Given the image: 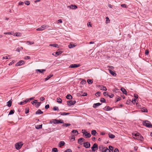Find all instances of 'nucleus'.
Here are the masks:
<instances>
[{
  "mask_svg": "<svg viewBox=\"0 0 152 152\" xmlns=\"http://www.w3.org/2000/svg\"><path fill=\"white\" fill-rule=\"evenodd\" d=\"M72 132L75 134V135H77L78 134V131L76 130H74L72 131Z\"/></svg>",
  "mask_w": 152,
  "mask_h": 152,
  "instance_id": "nucleus-22",
  "label": "nucleus"
},
{
  "mask_svg": "<svg viewBox=\"0 0 152 152\" xmlns=\"http://www.w3.org/2000/svg\"><path fill=\"white\" fill-rule=\"evenodd\" d=\"M132 102L133 104H135L136 102V99L135 98H133Z\"/></svg>",
  "mask_w": 152,
  "mask_h": 152,
  "instance_id": "nucleus-56",
  "label": "nucleus"
},
{
  "mask_svg": "<svg viewBox=\"0 0 152 152\" xmlns=\"http://www.w3.org/2000/svg\"><path fill=\"white\" fill-rule=\"evenodd\" d=\"M87 82L89 84H92L93 83V81L92 80L88 79L87 80Z\"/></svg>",
  "mask_w": 152,
  "mask_h": 152,
  "instance_id": "nucleus-36",
  "label": "nucleus"
},
{
  "mask_svg": "<svg viewBox=\"0 0 152 152\" xmlns=\"http://www.w3.org/2000/svg\"><path fill=\"white\" fill-rule=\"evenodd\" d=\"M4 34H10L12 35L13 34V32H5L4 33Z\"/></svg>",
  "mask_w": 152,
  "mask_h": 152,
  "instance_id": "nucleus-41",
  "label": "nucleus"
},
{
  "mask_svg": "<svg viewBox=\"0 0 152 152\" xmlns=\"http://www.w3.org/2000/svg\"><path fill=\"white\" fill-rule=\"evenodd\" d=\"M49 107V104H47L45 106V109H47Z\"/></svg>",
  "mask_w": 152,
  "mask_h": 152,
  "instance_id": "nucleus-62",
  "label": "nucleus"
},
{
  "mask_svg": "<svg viewBox=\"0 0 152 152\" xmlns=\"http://www.w3.org/2000/svg\"><path fill=\"white\" fill-rule=\"evenodd\" d=\"M30 58V57L28 56H26L24 57V59L25 60H28Z\"/></svg>",
  "mask_w": 152,
  "mask_h": 152,
  "instance_id": "nucleus-51",
  "label": "nucleus"
},
{
  "mask_svg": "<svg viewBox=\"0 0 152 152\" xmlns=\"http://www.w3.org/2000/svg\"><path fill=\"white\" fill-rule=\"evenodd\" d=\"M46 26L45 25H42L40 28H37L36 29V30L37 31H42L43 30L45 29L46 28Z\"/></svg>",
  "mask_w": 152,
  "mask_h": 152,
  "instance_id": "nucleus-5",
  "label": "nucleus"
},
{
  "mask_svg": "<svg viewBox=\"0 0 152 152\" xmlns=\"http://www.w3.org/2000/svg\"><path fill=\"white\" fill-rule=\"evenodd\" d=\"M43 112L40 110L38 109L35 113V114H40L43 113Z\"/></svg>",
  "mask_w": 152,
  "mask_h": 152,
  "instance_id": "nucleus-17",
  "label": "nucleus"
},
{
  "mask_svg": "<svg viewBox=\"0 0 152 152\" xmlns=\"http://www.w3.org/2000/svg\"><path fill=\"white\" fill-rule=\"evenodd\" d=\"M53 110H59V109L58 107H55L53 108Z\"/></svg>",
  "mask_w": 152,
  "mask_h": 152,
  "instance_id": "nucleus-50",
  "label": "nucleus"
},
{
  "mask_svg": "<svg viewBox=\"0 0 152 152\" xmlns=\"http://www.w3.org/2000/svg\"><path fill=\"white\" fill-rule=\"evenodd\" d=\"M62 53V51H61L59 50L57 51L55 53L56 54V55H55L56 56H58L60 54H61Z\"/></svg>",
  "mask_w": 152,
  "mask_h": 152,
  "instance_id": "nucleus-24",
  "label": "nucleus"
},
{
  "mask_svg": "<svg viewBox=\"0 0 152 152\" xmlns=\"http://www.w3.org/2000/svg\"><path fill=\"white\" fill-rule=\"evenodd\" d=\"M41 102H38L35 104L36 107L37 108L40 105Z\"/></svg>",
  "mask_w": 152,
  "mask_h": 152,
  "instance_id": "nucleus-40",
  "label": "nucleus"
},
{
  "mask_svg": "<svg viewBox=\"0 0 152 152\" xmlns=\"http://www.w3.org/2000/svg\"><path fill=\"white\" fill-rule=\"evenodd\" d=\"M26 102H25L24 100H23V102H21L20 103H19V104H20L21 105H23L26 104Z\"/></svg>",
  "mask_w": 152,
  "mask_h": 152,
  "instance_id": "nucleus-46",
  "label": "nucleus"
},
{
  "mask_svg": "<svg viewBox=\"0 0 152 152\" xmlns=\"http://www.w3.org/2000/svg\"><path fill=\"white\" fill-rule=\"evenodd\" d=\"M86 83V81L84 80H83L81 82V83L82 84H85Z\"/></svg>",
  "mask_w": 152,
  "mask_h": 152,
  "instance_id": "nucleus-53",
  "label": "nucleus"
},
{
  "mask_svg": "<svg viewBox=\"0 0 152 152\" xmlns=\"http://www.w3.org/2000/svg\"><path fill=\"white\" fill-rule=\"evenodd\" d=\"M53 76V75H49L45 79V81H46L48 80L49 79H50L51 77Z\"/></svg>",
  "mask_w": 152,
  "mask_h": 152,
  "instance_id": "nucleus-18",
  "label": "nucleus"
},
{
  "mask_svg": "<svg viewBox=\"0 0 152 152\" xmlns=\"http://www.w3.org/2000/svg\"><path fill=\"white\" fill-rule=\"evenodd\" d=\"M100 92H98L95 94V95L97 96H100Z\"/></svg>",
  "mask_w": 152,
  "mask_h": 152,
  "instance_id": "nucleus-48",
  "label": "nucleus"
},
{
  "mask_svg": "<svg viewBox=\"0 0 152 152\" xmlns=\"http://www.w3.org/2000/svg\"><path fill=\"white\" fill-rule=\"evenodd\" d=\"M55 120H57V119H52V120H51L50 122V123L51 124H52L53 123L54 124H58V123H56V122H57V121H56Z\"/></svg>",
  "mask_w": 152,
  "mask_h": 152,
  "instance_id": "nucleus-16",
  "label": "nucleus"
},
{
  "mask_svg": "<svg viewBox=\"0 0 152 152\" xmlns=\"http://www.w3.org/2000/svg\"><path fill=\"white\" fill-rule=\"evenodd\" d=\"M84 146L86 148H89L90 147L91 145L89 142H85L83 143Z\"/></svg>",
  "mask_w": 152,
  "mask_h": 152,
  "instance_id": "nucleus-7",
  "label": "nucleus"
},
{
  "mask_svg": "<svg viewBox=\"0 0 152 152\" xmlns=\"http://www.w3.org/2000/svg\"><path fill=\"white\" fill-rule=\"evenodd\" d=\"M106 148V147H103V145H100L99 147V149L102 152L104 150V149Z\"/></svg>",
  "mask_w": 152,
  "mask_h": 152,
  "instance_id": "nucleus-13",
  "label": "nucleus"
},
{
  "mask_svg": "<svg viewBox=\"0 0 152 152\" xmlns=\"http://www.w3.org/2000/svg\"><path fill=\"white\" fill-rule=\"evenodd\" d=\"M76 103L75 101H73L72 100L68 101H67V103L68 105L71 106L74 105Z\"/></svg>",
  "mask_w": 152,
  "mask_h": 152,
  "instance_id": "nucleus-8",
  "label": "nucleus"
},
{
  "mask_svg": "<svg viewBox=\"0 0 152 152\" xmlns=\"http://www.w3.org/2000/svg\"><path fill=\"white\" fill-rule=\"evenodd\" d=\"M39 99L41 101H43L44 100H45V99L44 97H41L40 98H39Z\"/></svg>",
  "mask_w": 152,
  "mask_h": 152,
  "instance_id": "nucleus-61",
  "label": "nucleus"
},
{
  "mask_svg": "<svg viewBox=\"0 0 152 152\" xmlns=\"http://www.w3.org/2000/svg\"><path fill=\"white\" fill-rule=\"evenodd\" d=\"M109 149L110 151H112L113 152V146H109Z\"/></svg>",
  "mask_w": 152,
  "mask_h": 152,
  "instance_id": "nucleus-39",
  "label": "nucleus"
},
{
  "mask_svg": "<svg viewBox=\"0 0 152 152\" xmlns=\"http://www.w3.org/2000/svg\"><path fill=\"white\" fill-rule=\"evenodd\" d=\"M141 111L142 112H143L147 113L148 112L146 108H145V107H143V108H142V109H141Z\"/></svg>",
  "mask_w": 152,
  "mask_h": 152,
  "instance_id": "nucleus-32",
  "label": "nucleus"
},
{
  "mask_svg": "<svg viewBox=\"0 0 152 152\" xmlns=\"http://www.w3.org/2000/svg\"><path fill=\"white\" fill-rule=\"evenodd\" d=\"M100 101L102 102L103 103L105 102L106 101V100H105V99L103 98H102L101 99Z\"/></svg>",
  "mask_w": 152,
  "mask_h": 152,
  "instance_id": "nucleus-45",
  "label": "nucleus"
},
{
  "mask_svg": "<svg viewBox=\"0 0 152 152\" xmlns=\"http://www.w3.org/2000/svg\"><path fill=\"white\" fill-rule=\"evenodd\" d=\"M57 102L59 103H61L62 102V100L59 97L57 98Z\"/></svg>",
  "mask_w": 152,
  "mask_h": 152,
  "instance_id": "nucleus-34",
  "label": "nucleus"
},
{
  "mask_svg": "<svg viewBox=\"0 0 152 152\" xmlns=\"http://www.w3.org/2000/svg\"><path fill=\"white\" fill-rule=\"evenodd\" d=\"M145 54L146 55H148L149 53V50H146L145 51Z\"/></svg>",
  "mask_w": 152,
  "mask_h": 152,
  "instance_id": "nucleus-60",
  "label": "nucleus"
},
{
  "mask_svg": "<svg viewBox=\"0 0 152 152\" xmlns=\"http://www.w3.org/2000/svg\"><path fill=\"white\" fill-rule=\"evenodd\" d=\"M12 101L11 100V99L9 101H8L7 102V105L9 107H11L12 105Z\"/></svg>",
  "mask_w": 152,
  "mask_h": 152,
  "instance_id": "nucleus-15",
  "label": "nucleus"
},
{
  "mask_svg": "<svg viewBox=\"0 0 152 152\" xmlns=\"http://www.w3.org/2000/svg\"><path fill=\"white\" fill-rule=\"evenodd\" d=\"M71 125V124H70L68 123H64L62 125V126L65 127H67V126H70Z\"/></svg>",
  "mask_w": 152,
  "mask_h": 152,
  "instance_id": "nucleus-31",
  "label": "nucleus"
},
{
  "mask_svg": "<svg viewBox=\"0 0 152 152\" xmlns=\"http://www.w3.org/2000/svg\"><path fill=\"white\" fill-rule=\"evenodd\" d=\"M67 7L72 9H77V6L75 5H69Z\"/></svg>",
  "mask_w": 152,
  "mask_h": 152,
  "instance_id": "nucleus-10",
  "label": "nucleus"
},
{
  "mask_svg": "<svg viewBox=\"0 0 152 152\" xmlns=\"http://www.w3.org/2000/svg\"><path fill=\"white\" fill-rule=\"evenodd\" d=\"M42 127V125H37L36 126V128L37 129H41Z\"/></svg>",
  "mask_w": 152,
  "mask_h": 152,
  "instance_id": "nucleus-37",
  "label": "nucleus"
},
{
  "mask_svg": "<svg viewBox=\"0 0 152 152\" xmlns=\"http://www.w3.org/2000/svg\"><path fill=\"white\" fill-rule=\"evenodd\" d=\"M25 4L27 5H28L30 4V3L29 1H25Z\"/></svg>",
  "mask_w": 152,
  "mask_h": 152,
  "instance_id": "nucleus-47",
  "label": "nucleus"
},
{
  "mask_svg": "<svg viewBox=\"0 0 152 152\" xmlns=\"http://www.w3.org/2000/svg\"><path fill=\"white\" fill-rule=\"evenodd\" d=\"M91 148L92 150L94 151L97 150L98 148L97 144L96 143L94 144Z\"/></svg>",
  "mask_w": 152,
  "mask_h": 152,
  "instance_id": "nucleus-4",
  "label": "nucleus"
},
{
  "mask_svg": "<svg viewBox=\"0 0 152 152\" xmlns=\"http://www.w3.org/2000/svg\"><path fill=\"white\" fill-rule=\"evenodd\" d=\"M133 137L134 138L137 140L142 141L143 140V137L139 133L132 134Z\"/></svg>",
  "mask_w": 152,
  "mask_h": 152,
  "instance_id": "nucleus-1",
  "label": "nucleus"
},
{
  "mask_svg": "<svg viewBox=\"0 0 152 152\" xmlns=\"http://www.w3.org/2000/svg\"><path fill=\"white\" fill-rule=\"evenodd\" d=\"M69 114L70 113H63L61 114V115H69Z\"/></svg>",
  "mask_w": 152,
  "mask_h": 152,
  "instance_id": "nucleus-55",
  "label": "nucleus"
},
{
  "mask_svg": "<svg viewBox=\"0 0 152 152\" xmlns=\"http://www.w3.org/2000/svg\"><path fill=\"white\" fill-rule=\"evenodd\" d=\"M64 152H72V151L70 149H68L64 151Z\"/></svg>",
  "mask_w": 152,
  "mask_h": 152,
  "instance_id": "nucleus-49",
  "label": "nucleus"
},
{
  "mask_svg": "<svg viewBox=\"0 0 152 152\" xmlns=\"http://www.w3.org/2000/svg\"><path fill=\"white\" fill-rule=\"evenodd\" d=\"M143 125L146 126L149 128H152V124H151V122L148 121H143Z\"/></svg>",
  "mask_w": 152,
  "mask_h": 152,
  "instance_id": "nucleus-2",
  "label": "nucleus"
},
{
  "mask_svg": "<svg viewBox=\"0 0 152 152\" xmlns=\"http://www.w3.org/2000/svg\"><path fill=\"white\" fill-rule=\"evenodd\" d=\"M36 71H38L40 73H42L43 72H45L46 71V70L45 69H36Z\"/></svg>",
  "mask_w": 152,
  "mask_h": 152,
  "instance_id": "nucleus-23",
  "label": "nucleus"
},
{
  "mask_svg": "<svg viewBox=\"0 0 152 152\" xmlns=\"http://www.w3.org/2000/svg\"><path fill=\"white\" fill-rule=\"evenodd\" d=\"M114 152H119V151L117 148H116L114 151Z\"/></svg>",
  "mask_w": 152,
  "mask_h": 152,
  "instance_id": "nucleus-64",
  "label": "nucleus"
},
{
  "mask_svg": "<svg viewBox=\"0 0 152 152\" xmlns=\"http://www.w3.org/2000/svg\"><path fill=\"white\" fill-rule=\"evenodd\" d=\"M65 144V143L64 141H60L59 143V145H60V147H61V146L64 145Z\"/></svg>",
  "mask_w": 152,
  "mask_h": 152,
  "instance_id": "nucleus-30",
  "label": "nucleus"
},
{
  "mask_svg": "<svg viewBox=\"0 0 152 152\" xmlns=\"http://www.w3.org/2000/svg\"><path fill=\"white\" fill-rule=\"evenodd\" d=\"M108 135H109V137L110 138H111L112 139L114 138L115 137V136L114 135H113L112 134H109Z\"/></svg>",
  "mask_w": 152,
  "mask_h": 152,
  "instance_id": "nucleus-29",
  "label": "nucleus"
},
{
  "mask_svg": "<svg viewBox=\"0 0 152 152\" xmlns=\"http://www.w3.org/2000/svg\"><path fill=\"white\" fill-rule=\"evenodd\" d=\"M49 46H53V47L57 48H58V45L56 43L53 44H50Z\"/></svg>",
  "mask_w": 152,
  "mask_h": 152,
  "instance_id": "nucleus-20",
  "label": "nucleus"
},
{
  "mask_svg": "<svg viewBox=\"0 0 152 152\" xmlns=\"http://www.w3.org/2000/svg\"><path fill=\"white\" fill-rule=\"evenodd\" d=\"M110 107L109 106H106L105 108H104V109L106 111H109V110H107L109 109Z\"/></svg>",
  "mask_w": 152,
  "mask_h": 152,
  "instance_id": "nucleus-44",
  "label": "nucleus"
},
{
  "mask_svg": "<svg viewBox=\"0 0 152 152\" xmlns=\"http://www.w3.org/2000/svg\"><path fill=\"white\" fill-rule=\"evenodd\" d=\"M21 35V33L19 32H16L14 34V36H15L17 37L20 36Z\"/></svg>",
  "mask_w": 152,
  "mask_h": 152,
  "instance_id": "nucleus-33",
  "label": "nucleus"
},
{
  "mask_svg": "<svg viewBox=\"0 0 152 152\" xmlns=\"http://www.w3.org/2000/svg\"><path fill=\"white\" fill-rule=\"evenodd\" d=\"M134 97L136 99H137L138 98V95L137 94H134Z\"/></svg>",
  "mask_w": 152,
  "mask_h": 152,
  "instance_id": "nucleus-63",
  "label": "nucleus"
},
{
  "mask_svg": "<svg viewBox=\"0 0 152 152\" xmlns=\"http://www.w3.org/2000/svg\"><path fill=\"white\" fill-rule=\"evenodd\" d=\"M52 151L53 152H58V151L56 148H53L52 149Z\"/></svg>",
  "mask_w": 152,
  "mask_h": 152,
  "instance_id": "nucleus-38",
  "label": "nucleus"
},
{
  "mask_svg": "<svg viewBox=\"0 0 152 152\" xmlns=\"http://www.w3.org/2000/svg\"><path fill=\"white\" fill-rule=\"evenodd\" d=\"M107 96H108L110 98H112L113 97L114 95L113 94H112L111 95H110L108 94H107Z\"/></svg>",
  "mask_w": 152,
  "mask_h": 152,
  "instance_id": "nucleus-52",
  "label": "nucleus"
},
{
  "mask_svg": "<svg viewBox=\"0 0 152 152\" xmlns=\"http://www.w3.org/2000/svg\"><path fill=\"white\" fill-rule=\"evenodd\" d=\"M109 70L110 71V72L113 76H115L116 75V74L113 71H112V70L110 69Z\"/></svg>",
  "mask_w": 152,
  "mask_h": 152,
  "instance_id": "nucleus-25",
  "label": "nucleus"
},
{
  "mask_svg": "<svg viewBox=\"0 0 152 152\" xmlns=\"http://www.w3.org/2000/svg\"><path fill=\"white\" fill-rule=\"evenodd\" d=\"M29 112V109L28 108H26L25 109V113L27 114Z\"/></svg>",
  "mask_w": 152,
  "mask_h": 152,
  "instance_id": "nucleus-54",
  "label": "nucleus"
},
{
  "mask_svg": "<svg viewBox=\"0 0 152 152\" xmlns=\"http://www.w3.org/2000/svg\"><path fill=\"white\" fill-rule=\"evenodd\" d=\"M85 134V136H86V138H89L91 137V134L89 133H88L87 132H86Z\"/></svg>",
  "mask_w": 152,
  "mask_h": 152,
  "instance_id": "nucleus-19",
  "label": "nucleus"
},
{
  "mask_svg": "<svg viewBox=\"0 0 152 152\" xmlns=\"http://www.w3.org/2000/svg\"><path fill=\"white\" fill-rule=\"evenodd\" d=\"M102 104V103H100L94 104L93 105V107L94 108H96L97 107V106H99Z\"/></svg>",
  "mask_w": 152,
  "mask_h": 152,
  "instance_id": "nucleus-12",
  "label": "nucleus"
},
{
  "mask_svg": "<svg viewBox=\"0 0 152 152\" xmlns=\"http://www.w3.org/2000/svg\"><path fill=\"white\" fill-rule=\"evenodd\" d=\"M85 140L84 138H80L78 140V142L79 144L80 145H82V142H83V141H84Z\"/></svg>",
  "mask_w": 152,
  "mask_h": 152,
  "instance_id": "nucleus-11",
  "label": "nucleus"
},
{
  "mask_svg": "<svg viewBox=\"0 0 152 152\" xmlns=\"http://www.w3.org/2000/svg\"><path fill=\"white\" fill-rule=\"evenodd\" d=\"M75 46L74 45L70 44L68 45V47L69 48H74Z\"/></svg>",
  "mask_w": 152,
  "mask_h": 152,
  "instance_id": "nucleus-43",
  "label": "nucleus"
},
{
  "mask_svg": "<svg viewBox=\"0 0 152 152\" xmlns=\"http://www.w3.org/2000/svg\"><path fill=\"white\" fill-rule=\"evenodd\" d=\"M102 152H110V151L108 148L106 147V148H105Z\"/></svg>",
  "mask_w": 152,
  "mask_h": 152,
  "instance_id": "nucleus-35",
  "label": "nucleus"
},
{
  "mask_svg": "<svg viewBox=\"0 0 152 152\" xmlns=\"http://www.w3.org/2000/svg\"><path fill=\"white\" fill-rule=\"evenodd\" d=\"M66 98L69 99H71L72 98V96L70 94H68L66 96Z\"/></svg>",
  "mask_w": 152,
  "mask_h": 152,
  "instance_id": "nucleus-27",
  "label": "nucleus"
},
{
  "mask_svg": "<svg viewBox=\"0 0 152 152\" xmlns=\"http://www.w3.org/2000/svg\"><path fill=\"white\" fill-rule=\"evenodd\" d=\"M15 111L14 110H11L9 112V115H12L14 114Z\"/></svg>",
  "mask_w": 152,
  "mask_h": 152,
  "instance_id": "nucleus-42",
  "label": "nucleus"
},
{
  "mask_svg": "<svg viewBox=\"0 0 152 152\" xmlns=\"http://www.w3.org/2000/svg\"><path fill=\"white\" fill-rule=\"evenodd\" d=\"M80 66V64H72L71 65L69 66V68H76Z\"/></svg>",
  "mask_w": 152,
  "mask_h": 152,
  "instance_id": "nucleus-6",
  "label": "nucleus"
},
{
  "mask_svg": "<svg viewBox=\"0 0 152 152\" xmlns=\"http://www.w3.org/2000/svg\"><path fill=\"white\" fill-rule=\"evenodd\" d=\"M121 90L124 94L125 95L127 94L125 88H121Z\"/></svg>",
  "mask_w": 152,
  "mask_h": 152,
  "instance_id": "nucleus-21",
  "label": "nucleus"
},
{
  "mask_svg": "<svg viewBox=\"0 0 152 152\" xmlns=\"http://www.w3.org/2000/svg\"><path fill=\"white\" fill-rule=\"evenodd\" d=\"M56 121H57V122H56L57 123H58V124L59 123H62L64 124V121H63L62 120H61L60 119L59 120H58L57 119V120H55Z\"/></svg>",
  "mask_w": 152,
  "mask_h": 152,
  "instance_id": "nucleus-26",
  "label": "nucleus"
},
{
  "mask_svg": "<svg viewBox=\"0 0 152 152\" xmlns=\"http://www.w3.org/2000/svg\"><path fill=\"white\" fill-rule=\"evenodd\" d=\"M23 144V143L21 142L16 143L15 145L16 149L17 150L20 149Z\"/></svg>",
  "mask_w": 152,
  "mask_h": 152,
  "instance_id": "nucleus-3",
  "label": "nucleus"
},
{
  "mask_svg": "<svg viewBox=\"0 0 152 152\" xmlns=\"http://www.w3.org/2000/svg\"><path fill=\"white\" fill-rule=\"evenodd\" d=\"M25 102H26V104L28 102H30V100L29 99H27L25 100H24Z\"/></svg>",
  "mask_w": 152,
  "mask_h": 152,
  "instance_id": "nucleus-57",
  "label": "nucleus"
},
{
  "mask_svg": "<svg viewBox=\"0 0 152 152\" xmlns=\"http://www.w3.org/2000/svg\"><path fill=\"white\" fill-rule=\"evenodd\" d=\"M75 135H72L71 136V137H70L71 139H73V140H75Z\"/></svg>",
  "mask_w": 152,
  "mask_h": 152,
  "instance_id": "nucleus-59",
  "label": "nucleus"
},
{
  "mask_svg": "<svg viewBox=\"0 0 152 152\" xmlns=\"http://www.w3.org/2000/svg\"><path fill=\"white\" fill-rule=\"evenodd\" d=\"M24 64V61L21 60L20 61L18 62H17L15 66H21L23 64Z\"/></svg>",
  "mask_w": 152,
  "mask_h": 152,
  "instance_id": "nucleus-9",
  "label": "nucleus"
},
{
  "mask_svg": "<svg viewBox=\"0 0 152 152\" xmlns=\"http://www.w3.org/2000/svg\"><path fill=\"white\" fill-rule=\"evenodd\" d=\"M97 132L95 130H93L91 132V134L92 135L94 136H96V134Z\"/></svg>",
  "mask_w": 152,
  "mask_h": 152,
  "instance_id": "nucleus-28",
  "label": "nucleus"
},
{
  "mask_svg": "<svg viewBox=\"0 0 152 152\" xmlns=\"http://www.w3.org/2000/svg\"><path fill=\"white\" fill-rule=\"evenodd\" d=\"M121 6L123 7L127 8V7L125 4H122L121 5Z\"/></svg>",
  "mask_w": 152,
  "mask_h": 152,
  "instance_id": "nucleus-58",
  "label": "nucleus"
},
{
  "mask_svg": "<svg viewBox=\"0 0 152 152\" xmlns=\"http://www.w3.org/2000/svg\"><path fill=\"white\" fill-rule=\"evenodd\" d=\"M99 88L101 90L106 91L107 90L106 88L103 86L101 85L99 86Z\"/></svg>",
  "mask_w": 152,
  "mask_h": 152,
  "instance_id": "nucleus-14",
  "label": "nucleus"
}]
</instances>
